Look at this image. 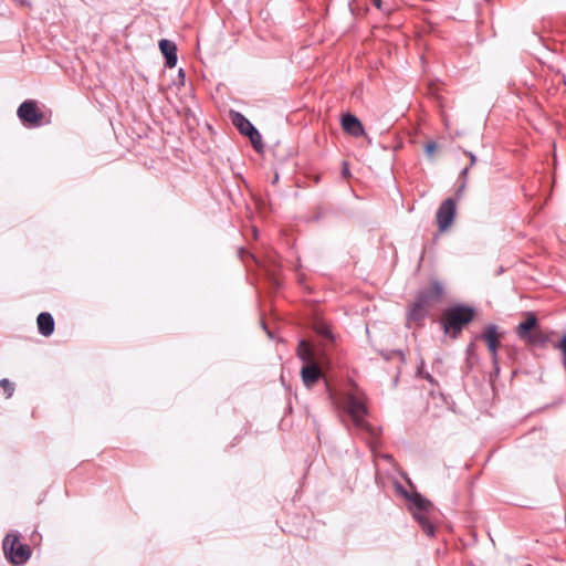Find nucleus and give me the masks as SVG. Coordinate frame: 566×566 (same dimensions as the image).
<instances>
[{
    "mask_svg": "<svg viewBox=\"0 0 566 566\" xmlns=\"http://www.w3.org/2000/svg\"><path fill=\"white\" fill-rule=\"evenodd\" d=\"M464 186H465V185H464V184H462V185H461V187H460V189H459V191H461V190L464 188Z\"/></svg>",
    "mask_w": 566,
    "mask_h": 566,
    "instance_id": "bb28decb",
    "label": "nucleus"
},
{
    "mask_svg": "<svg viewBox=\"0 0 566 566\" xmlns=\"http://www.w3.org/2000/svg\"><path fill=\"white\" fill-rule=\"evenodd\" d=\"M469 156H470V166H473L476 161V157L475 155H473L472 153H469Z\"/></svg>",
    "mask_w": 566,
    "mask_h": 566,
    "instance_id": "412c9836",
    "label": "nucleus"
},
{
    "mask_svg": "<svg viewBox=\"0 0 566 566\" xmlns=\"http://www.w3.org/2000/svg\"><path fill=\"white\" fill-rule=\"evenodd\" d=\"M253 234H254V237L256 238V235H258V231H256V229H255V228H253Z\"/></svg>",
    "mask_w": 566,
    "mask_h": 566,
    "instance_id": "a878e982",
    "label": "nucleus"
},
{
    "mask_svg": "<svg viewBox=\"0 0 566 566\" xmlns=\"http://www.w3.org/2000/svg\"><path fill=\"white\" fill-rule=\"evenodd\" d=\"M371 3L378 9L381 7V0H371Z\"/></svg>",
    "mask_w": 566,
    "mask_h": 566,
    "instance_id": "4be33fe9",
    "label": "nucleus"
},
{
    "mask_svg": "<svg viewBox=\"0 0 566 566\" xmlns=\"http://www.w3.org/2000/svg\"><path fill=\"white\" fill-rule=\"evenodd\" d=\"M474 314V308L467 305H455L447 308L441 319L444 333H451L452 337L457 338L462 328L473 319Z\"/></svg>",
    "mask_w": 566,
    "mask_h": 566,
    "instance_id": "20e7f679",
    "label": "nucleus"
},
{
    "mask_svg": "<svg viewBox=\"0 0 566 566\" xmlns=\"http://www.w3.org/2000/svg\"><path fill=\"white\" fill-rule=\"evenodd\" d=\"M417 374L419 377L426 379L431 385H433V386L438 385L437 380L424 369V361L422 359L420 360V363L418 365Z\"/></svg>",
    "mask_w": 566,
    "mask_h": 566,
    "instance_id": "dca6fc26",
    "label": "nucleus"
},
{
    "mask_svg": "<svg viewBox=\"0 0 566 566\" xmlns=\"http://www.w3.org/2000/svg\"><path fill=\"white\" fill-rule=\"evenodd\" d=\"M39 333L44 336H51L54 332L53 316L48 312H42L36 318Z\"/></svg>",
    "mask_w": 566,
    "mask_h": 566,
    "instance_id": "4468645a",
    "label": "nucleus"
},
{
    "mask_svg": "<svg viewBox=\"0 0 566 566\" xmlns=\"http://www.w3.org/2000/svg\"><path fill=\"white\" fill-rule=\"evenodd\" d=\"M17 115L25 127H39L43 124L44 115L32 99H27L21 103L18 107Z\"/></svg>",
    "mask_w": 566,
    "mask_h": 566,
    "instance_id": "0eeeda50",
    "label": "nucleus"
},
{
    "mask_svg": "<svg viewBox=\"0 0 566 566\" xmlns=\"http://www.w3.org/2000/svg\"><path fill=\"white\" fill-rule=\"evenodd\" d=\"M455 201L452 198L446 199L440 205L436 218L441 232H444L451 226L455 216Z\"/></svg>",
    "mask_w": 566,
    "mask_h": 566,
    "instance_id": "9d476101",
    "label": "nucleus"
},
{
    "mask_svg": "<svg viewBox=\"0 0 566 566\" xmlns=\"http://www.w3.org/2000/svg\"><path fill=\"white\" fill-rule=\"evenodd\" d=\"M159 49L166 59V66L169 69L176 66L178 60L176 44L170 40L163 39L159 41Z\"/></svg>",
    "mask_w": 566,
    "mask_h": 566,
    "instance_id": "ddd939ff",
    "label": "nucleus"
},
{
    "mask_svg": "<svg viewBox=\"0 0 566 566\" xmlns=\"http://www.w3.org/2000/svg\"><path fill=\"white\" fill-rule=\"evenodd\" d=\"M297 357L303 363H305V365L315 363L314 353H313L310 344L304 339L300 340V343L297 345Z\"/></svg>",
    "mask_w": 566,
    "mask_h": 566,
    "instance_id": "2eb2a0df",
    "label": "nucleus"
},
{
    "mask_svg": "<svg viewBox=\"0 0 566 566\" xmlns=\"http://www.w3.org/2000/svg\"><path fill=\"white\" fill-rule=\"evenodd\" d=\"M340 124L343 130L354 137H360L365 135V128L361 122L350 113H346L342 116Z\"/></svg>",
    "mask_w": 566,
    "mask_h": 566,
    "instance_id": "9b49d317",
    "label": "nucleus"
},
{
    "mask_svg": "<svg viewBox=\"0 0 566 566\" xmlns=\"http://www.w3.org/2000/svg\"><path fill=\"white\" fill-rule=\"evenodd\" d=\"M302 381L307 388H312L321 378L322 371L316 363L307 364L301 370Z\"/></svg>",
    "mask_w": 566,
    "mask_h": 566,
    "instance_id": "f8f14e48",
    "label": "nucleus"
},
{
    "mask_svg": "<svg viewBox=\"0 0 566 566\" xmlns=\"http://www.w3.org/2000/svg\"><path fill=\"white\" fill-rule=\"evenodd\" d=\"M469 167H465L462 171H461V176L462 177H467L468 176V172H469Z\"/></svg>",
    "mask_w": 566,
    "mask_h": 566,
    "instance_id": "5701e85b",
    "label": "nucleus"
},
{
    "mask_svg": "<svg viewBox=\"0 0 566 566\" xmlns=\"http://www.w3.org/2000/svg\"><path fill=\"white\" fill-rule=\"evenodd\" d=\"M231 118L232 123L235 125L239 132L242 135L248 136L253 147L259 149V147L262 146L261 135L259 130L251 124V122L239 112H233Z\"/></svg>",
    "mask_w": 566,
    "mask_h": 566,
    "instance_id": "1a4fd4ad",
    "label": "nucleus"
},
{
    "mask_svg": "<svg viewBox=\"0 0 566 566\" xmlns=\"http://www.w3.org/2000/svg\"><path fill=\"white\" fill-rule=\"evenodd\" d=\"M19 533L11 532L7 534L2 542V549L7 559L14 566L24 565L31 557V548L20 543Z\"/></svg>",
    "mask_w": 566,
    "mask_h": 566,
    "instance_id": "423d86ee",
    "label": "nucleus"
},
{
    "mask_svg": "<svg viewBox=\"0 0 566 566\" xmlns=\"http://www.w3.org/2000/svg\"><path fill=\"white\" fill-rule=\"evenodd\" d=\"M443 294V286L440 282L434 281L429 287H426L416 296L415 302L408 311V319L420 323L429 314L431 307L437 304Z\"/></svg>",
    "mask_w": 566,
    "mask_h": 566,
    "instance_id": "f03ea898",
    "label": "nucleus"
},
{
    "mask_svg": "<svg viewBox=\"0 0 566 566\" xmlns=\"http://www.w3.org/2000/svg\"><path fill=\"white\" fill-rule=\"evenodd\" d=\"M178 75H179V77H181V80L184 81V78H185V72H184V70H182V69H180V70H179Z\"/></svg>",
    "mask_w": 566,
    "mask_h": 566,
    "instance_id": "b1692460",
    "label": "nucleus"
},
{
    "mask_svg": "<svg viewBox=\"0 0 566 566\" xmlns=\"http://www.w3.org/2000/svg\"><path fill=\"white\" fill-rule=\"evenodd\" d=\"M559 349L562 350V353L564 355H566V335H564L560 339V343H559Z\"/></svg>",
    "mask_w": 566,
    "mask_h": 566,
    "instance_id": "aec40b11",
    "label": "nucleus"
},
{
    "mask_svg": "<svg viewBox=\"0 0 566 566\" xmlns=\"http://www.w3.org/2000/svg\"><path fill=\"white\" fill-rule=\"evenodd\" d=\"M515 334L521 340L535 347H544L551 340L549 333L538 326L533 312L526 313V318L516 326Z\"/></svg>",
    "mask_w": 566,
    "mask_h": 566,
    "instance_id": "7ed1b4c3",
    "label": "nucleus"
},
{
    "mask_svg": "<svg viewBox=\"0 0 566 566\" xmlns=\"http://www.w3.org/2000/svg\"><path fill=\"white\" fill-rule=\"evenodd\" d=\"M481 338L486 343L488 349L491 355L492 365L494 368V373L499 375L500 373V364L497 357V349L500 347V335L497 333V326L494 324H489L483 328L481 334Z\"/></svg>",
    "mask_w": 566,
    "mask_h": 566,
    "instance_id": "6e6552de",
    "label": "nucleus"
},
{
    "mask_svg": "<svg viewBox=\"0 0 566 566\" xmlns=\"http://www.w3.org/2000/svg\"><path fill=\"white\" fill-rule=\"evenodd\" d=\"M527 566H532V565H527Z\"/></svg>",
    "mask_w": 566,
    "mask_h": 566,
    "instance_id": "cd10ccee",
    "label": "nucleus"
},
{
    "mask_svg": "<svg viewBox=\"0 0 566 566\" xmlns=\"http://www.w3.org/2000/svg\"><path fill=\"white\" fill-rule=\"evenodd\" d=\"M344 410L350 417L355 429L363 438L376 439L380 429L373 427L365 417L368 413L365 401L354 394H347L344 398Z\"/></svg>",
    "mask_w": 566,
    "mask_h": 566,
    "instance_id": "f257e3e1",
    "label": "nucleus"
},
{
    "mask_svg": "<svg viewBox=\"0 0 566 566\" xmlns=\"http://www.w3.org/2000/svg\"><path fill=\"white\" fill-rule=\"evenodd\" d=\"M0 387L3 389L6 397L10 398L14 391V385L7 378L0 380Z\"/></svg>",
    "mask_w": 566,
    "mask_h": 566,
    "instance_id": "a211bd4d",
    "label": "nucleus"
},
{
    "mask_svg": "<svg viewBox=\"0 0 566 566\" xmlns=\"http://www.w3.org/2000/svg\"><path fill=\"white\" fill-rule=\"evenodd\" d=\"M316 332L322 335L324 338L333 340L334 336L328 325L321 323L316 326Z\"/></svg>",
    "mask_w": 566,
    "mask_h": 566,
    "instance_id": "f3484780",
    "label": "nucleus"
},
{
    "mask_svg": "<svg viewBox=\"0 0 566 566\" xmlns=\"http://www.w3.org/2000/svg\"><path fill=\"white\" fill-rule=\"evenodd\" d=\"M277 181H279V175L276 174L272 182L276 184Z\"/></svg>",
    "mask_w": 566,
    "mask_h": 566,
    "instance_id": "393cba45",
    "label": "nucleus"
},
{
    "mask_svg": "<svg viewBox=\"0 0 566 566\" xmlns=\"http://www.w3.org/2000/svg\"><path fill=\"white\" fill-rule=\"evenodd\" d=\"M436 149H437V145H436V143H433V142H430V143H428V144L426 145V153H427L428 155H432V154L434 153V150H436Z\"/></svg>",
    "mask_w": 566,
    "mask_h": 566,
    "instance_id": "6ab92c4d",
    "label": "nucleus"
},
{
    "mask_svg": "<svg viewBox=\"0 0 566 566\" xmlns=\"http://www.w3.org/2000/svg\"><path fill=\"white\" fill-rule=\"evenodd\" d=\"M407 497L415 507L412 515L419 523L423 533L428 536H433L434 526L430 522V515L434 510L433 504L429 500L424 499L420 493L407 494Z\"/></svg>",
    "mask_w": 566,
    "mask_h": 566,
    "instance_id": "39448f33",
    "label": "nucleus"
}]
</instances>
